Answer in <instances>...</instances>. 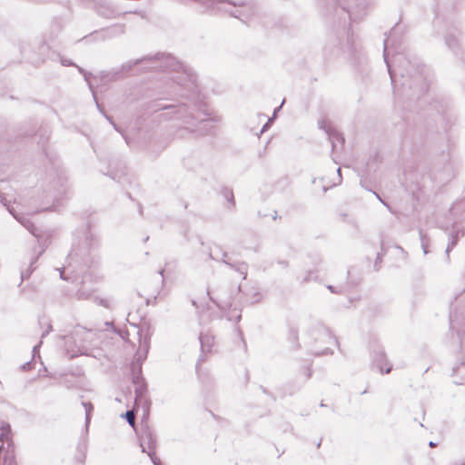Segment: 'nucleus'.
<instances>
[{"label": "nucleus", "mask_w": 465, "mask_h": 465, "mask_svg": "<svg viewBox=\"0 0 465 465\" xmlns=\"http://www.w3.org/2000/svg\"><path fill=\"white\" fill-rule=\"evenodd\" d=\"M207 294L219 308L225 309L232 303L233 297L232 292H229L223 286L208 288Z\"/></svg>", "instance_id": "nucleus-1"}, {"label": "nucleus", "mask_w": 465, "mask_h": 465, "mask_svg": "<svg viewBox=\"0 0 465 465\" xmlns=\"http://www.w3.org/2000/svg\"><path fill=\"white\" fill-rule=\"evenodd\" d=\"M80 331H74L72 334L64 336L65 354L73 359L84 353V345L80 341Z\"/></svg>", "instance_id": "nucleus-2"}, {"label": "nucleus", "mask_w": 465, "mask_h": 465, "mask_svg": "<svg viewBox=\"0 0 465 465\" xmlns=\"http://www.w3.org/2000/svg\"><path fill=\"white\" fill-rule=\"evenodd\" d=\"M450 329L458 334L465 333V302L460 307H455L450 316Z\"/></svg>", "instance_id": "nucleus-3"}, {"label": "nucleus", "mask_w": 465, "mask_h": 465, "mask_svg": "<svg viewBox=\"0 0 465 465\" xmlns=\"http://www.w3.org/2000/svg\"><path fill=\"white\" fill-rule=\"evenodd\" d=\"M140 446L143 452L154 450L156 440L148 427H143L139 434Z\"/></svg>", "instance_id": "nucleus-4"}, {"label": "nucleus", "mask_w": 465, "mask_h": 465, "mask_svg": "<svg viewBox=\"0 0 465 465\" xmlns=\"http://www.w3.org/2000/svg\"><path fill=\"white\" fill-rule=\"evenodd\" d=\"M221 259H222L223 262H224L226 265H228L229 267H231V268L234 269L236 272H238L242 275V278L243 280L246 278L248 266L245 262H232L231 257L225 252H222Z\"/></svg>", "instance_id": "nucleus-5"}, {"label": "nucleus", "mask_w": 465, "mask_h": 465, "mask_svg": "<svg viewBox=\"0 0 465 465\" xmlns=\"http://www.w3.org/2000/svg\"><path fill=\"white\" fill-rule=\"evenodd\" d=\"M10 213L14 215V217L24 226L34 236L39 238V234L37 232V228L26 218L23 216H17L13 213V212L8 209Z\"/></svg>", "instance_id": "nucleus-6"}, {"label": "nucleus", "mask_w": 465, "mask_h": 465, "mask_svg": "<svg viewBox=\"0 0 465 465\" xmlns=\"http://www.w3.org/2000/svg\"><path fill=\"white\" fill-rule=\"evenodd\" d=\"M200 341L203 351H210L214 343V338L210 334H202L200 336Z\"/></svg>", "instance_id": "nucleus-7"}, {"label": "nucleus", "mask_w": 465, "mask_h": 465, "mask_svg": "<svg viewBox=\"0 0 465 465\" xmlns=\"http://www.w3.org/2000/svg\"><path fill=\"white\" fill-rule=\"evenodd\" d=\"M4 453V447L0 446V465H16L12 453Z\"/></svg>", "instance_id": "nucleus-8"}, {"label": "nucleus", "mask_w": 465, "mask_h": 465, "mask_svg": "<svg viewBox=\"0 0 465 465\" xmlns=\"http://www.w3.org/2000/svg\"><path fill=\"white\" fill-rule=\"evenodd\" d=\"M327 133L329 134V139L331 143L332 150L335 149L336 143H340L342 144L344 143V139L341 136V134L337 133L336 131H331V129H327Z\"/></svg>", "instance_id": "nucleus-9"}, {"label": "nucleus", "mask_w": 465, "mask_h": 465, "mask_svg": "<svg viewBox=\"0 0 465 465\" xmlns=\"http://www.w3.org/2000/svg\"><path fill=\"white\" fill-rule=\"evenodd\" d=\"M146 388L143 384H140L135 388V403L144 402L147 403V400L144 398Z\"/></svg>", "instance_id": "nucleus-10"}, {"label": "nucleus", "mask_w": 465, "mask_h": 465, "mask_svg": "<svg viewBox=\"0 0 465 465\" xmlns=\"http://www.w3.org/2000/svg\"><path fill=\"white\" fill-rule=\"evenodd\" d=\"M11 429L10 425L7 423L0 424V441H8L10 439Z\"/></svg>", "instance_id": "nucleus-11"}, {"label": "nucleus", "mask_w": 465, "mask_h": 465, "mask_svg": "<svg viewBox=\"0 0 465 465\" xmlns=\"http://www.w3.org/2000/svg\"><path fill=\"white\" fill-rule=\"evenodd\" d=\"M374 361H375V363L377 364V367L379 368L381 372L389 373L391 371V366H388V368L384 371L383 361H385V355L383 352H379Z\"/></svg>", "instance_id": "nucleus-12"}, {"label": "nucleus", "mask_w": 465, "mask_h": 465, "mask_svg": "<svg viewBox=\"0 0 465 465\" xmlns=\"http://www.w3.org/2000/svg\"><path fill=\"white\" fill-rule=\"evenodd\" d=\"M387 44H388V40H385V42H384V60H385V62L387 64L391 78L393 81L397 72H399L401 74H402V73H401V70L400 68L391 69V66L389 64L388 59H387Z\"/></svg>", "instance_id": "nucleus-13"}, {"label": "nucleus", "mask_w": 465, "mask_h": 465, "mask_svg": "<svg viewBox=\"0 0 465 465\" xmlns=\"http://www.w3.org/2000/svg\"><path fill=\"white\" fill-rule=\"evenodd\" d=\"M83 406L85 411V425L86 427L89 425L91 420L92 412L94 411V406L91 402H83Z\"/></svg>", "instance_id": "nucleus-14"}, {"label": "nucleus", "mask_w": 465, "mask_h": 465, "mask_svg": "<svg viewBox=\"0 0 465 465\" xmlns=\"http://www.w3.org/2000/svg\"><path fill=\"white\" fill-rule=\"evenodd\" d=\"M125 417H126V420H127L128 423L132 427H134V424H135V415H134V412L133 411H128L125 413Z\"/></svg>", "instance_id": "nucleus-15"}, {"label": "nucleus", "mask_w": 465, "mask_h": 465, "mask_svg": "<svg viewBox=\"0 0 465 465\" xmlns=\"http://www.w3.org/2000/svg\"><path fill=\"white\" fill-rule=\"evenodd\" d=\"M33 271H34V268H33V262H32L26 271L22 272L21 280L24 281L25 279H28L29 276L31 275V273L33 272Z\"/></svg>", "instance_id": "nucleus-16"}, {"label": "nucleus", "mask_w": 465, "mask_h": 465, "mask_svg": "<svg viewBox=\"0 0 465 465\" xmlns=\"http://www.w3.org/2000/svg\"><path fill=\"white\" fill-rule=\"evenodd\" d=\"M154 465H161V460L155 456L154 450L146 452Z\"/></svg>", "instance_id": "nucleus-17"}, {"label": "nucleus", "mask_w": 465, "mask_h": 465, "mask_svg": "<svg viewBox=\"0 0 465 465\" xmlns=\"http://www.w3.org/2000/svg\"><path fill=\"white\" fill-rule=\"evenodd\" d=\"M457 239H458V235H456L455 237L452 238V240L450 241V242L448 244L447 246V249H446V252L447 254L452 250V248L456 245L457 243Z\"/></svg>", "instance_id": "nucleus-18"}, {"label": "nucleus", "mask_w": 465, "mask_h": 465, "mask_svg": "<svg viewBox=\"0 0 465 465\" xmlns=\"http://www.w3.org/2000/svg\"><path fill=\"white\" fill-rule=\"evenodd\" d=\"M420 236L421 246L423 248L424 253H427L428 252V251H427V243H426L425 237H424V235H423L421 231H420Z\"/></svg>", "instance_id": "nucleus-19"}, {"label": "nucleus", "mask_w": 465, "mask_h": 465, "mask_svg": "<svg viewBox=\"0 0 465 465\" xmlns=\"http://www.w3.org/2000/svg\"><path fill=\"white\" fill-rule=\"evenodd\" d=\"M224 196L233 203V193L232 191L225 189L223 193Z\"/></svg>", "instance_id": "nucleus-20"}, {"label": "nucleus", "mask_w": 465, "mask_h": 465, "mask_svg": "<svg viewBox=\"0 0 465 465\" xmlns=\"http://www.w3.org/2000/svg\"><path fill=\"white\" fill-rule=\"evenodd\" d=\"M218 1L219 2H226V3L231 4V5H234V6H236V5L243 6L244 5V4L242 2H231L229 0H218Z\"/></svg>", "instance_id": "nucleus-21"}, {"label": "nucleus", "mask_w": 465, "mask_h": 465, "mask_svg": "<svg viewBox=\"0 0 465 465\" xmlns=\"http://www.w3.org/2000/svg\"><path fill=\"white\" fill-rule=\"evenodd\" d=\"M78 295H79V298H82V299L89 298V294H85L84 292H79Z\"/></svg>", "instance_id": "nucleus-22"}, {"label": "nucleus", "mask_w": 465, "mask_h": 465, "mask_svg": "<svg viewBox=\"0 0 465 465\" xmlns=\"http://www.w3.org/2000/svg\"><path fill=\"white\" fill-rule=\"evenodd\" d=\"M62 64L63 65H73V63L69 62L68 60L63 59L62 60Z\"/></svg>", "instance_id": "nucleus-23"}, {"label": "nucleus", "mask_w": 465, "mask_h": 465, "mask_svg": "<svg viewBox=\"0 0 465 465\" xmlns=\"http://www.w3.org/2000/svg\"><path fill=\"white\" fill-rule=\"evenodd\" d=\"M52 330L51 324H48L47 330L42 334V337H45L50 331Z\"/></svg>", "instance_id": "nucleus-24"}, {"label": "nucleus", "mask_w": 465, "mask_h": 465, "mask_svg": "<svg viewBox=\"0 0 465 465\" xmlns=\"http://www.w3.org/2000/svg\"><path fill=\"white\" fill-rule=\"evenodd\" d=\"M401 60H403V57L401 55H397L395 57V62H397V63L401 62Z\"/></svg>", "instance_id": "nucleus-25"}, {"label": "nucleus", "mask_w": 465, "mask_h": 465, "mask_svg": "<svg viewBox=\"0 0 465 465\" xmlns=\"http://www.w3.org/2000/svg\"><path fill=\"white\" fill-rule=\"evenodd\" d=\"M429 446H430V448L436 447V443H435V442H433V441H430Z\"/></svg>", "instance_id": "nucleus-26"}, {"label": "nucleus", "mask_w": 465, "mask_h": 465, "mask_svg": "<svg viewBox=\"0 0 465 465\" xmlns=\"http://www.w3.org/2000/svg\"><path fill=\"white\" fill-rule=\"evenodd\" d=\"M185 73L187 74V75H188V77L190 78V80H191L192 82H193V75H191L189 73H187V71H186V70H185Z\"/></svg>", "instance_id": "nucleus-27"}, {"label": "nucleus", "mask_w": 465, "mask_h": 465, "mask_svg": "<svg viewBox=\"0 0 465 465\" xmlns=\"http://www.w3.org/2000/svg\"><path fill=\"white\" fill-rule=\"evenodd\" d=\"M283 103H284V101H283L282 104H283ZM282 104H281V105H280V107H278V108L274 109V114H276V113L280 110V108L282 107Z\"/></svg>", "instance_id": "nucleus-28"}, {"label": "nucleus", "mask_w": 465, "mask_h": 465, "mask_svg": "<svg viewBox=\"0 0 465 465\" xmlns=\"http://www.w3.org/2000/svg\"><path fill=\"white\" fill-rule=\"evenodd\" d=\"M328 289L331 292H334V289L331 285H329L328 286Z\"/></svg>", "instance_id": "nucleus-29"}, {"label": "nucleus", "mask_w": 465, "mask_h": 465, "mask_svg": "<svg viewBox=\"0 0 465 465\" xmlns=\"http://www.w3.org/2000/svg\"><path fill=\"white\" fill-rule=\"evenodd\" d=\"M210 256H211L213 259H214V260H217V259H218V256L214 257V256H213V252H211V253H210Z\"/></svg>", "instance_id": "nucleus-30"}, {"label": "nucleus", "mask_w": 465, "mask_h": 465, "mask_svg": "<svg viewBox=\"0 0 465 465\" xmlns=\"http://www.w3.org/2000/svg\"><path fill=\"white\" fill-rule=\"evenodd\" d=\"M88 84H89L90 89H91V90H93V84H92V83H91V82H88ZM92 92L94 93V91H92Z\"/></svg>", "instance_id": "nucleus-31"}, {"label": "nucleus", "mask_w": 465, "mask_h": 465, "mask_svg": "<svg viewBox=\"0 0 465 465\" xmlns=\"http://www.w3.org/2000/svg\"><path fill=\"white\" fill-rule=\"evenodd\" d=\"M324 122H322L320 123V128H325V126L323 125Z\"/></svg>", "instance_id": "nucleus-32"}, {"label": "nucleus", "mask_w": 465, "mask_h": 465, "mask_svg": "<svg viewBox=\"0 0 465 465\" xmlns=\"http://www.w3.org/2000/svg\"><path fill=\"white\" fill-rule=\"evenodd\" d=\"M39 345H35L33 349V351L35 352Z\"/></svg>", "instance_id": "nucleus-33"}, {"label": "nucleus", "mask_w": 465, "mask_h": 465, "mask_svg": "<svg viewBox=\"0 0 465 465\" xmlns=\"http://www.w3.org/2000/svg\"><path fill=\"white\" fill-rule=\"evenodd\" d=\"M4 200H5V198H4V197L2 196V194L0 193V201H1L2 203H4Z\"/></svg>", "instance_id": "nucleus-34"}, {"label": "nucleus", "mask_w": 465, "mask_h": 465, "mask_svg": "<svg viewBox=\"0 0 465 465\" xmlns=\"http://www.w3.org/2000/svg\"><path fill=\"white\" fill-rule=\"evenodd\" d=\"M159 273L163 276V269L160 270Z\"/></svg>", "instance_id": "nucleus-35"}, {"label": "nucleus", "mask_w": 465, "mask_h": 465, "mask_svg": "<svg viewBox=\"0 0 465 465\" xmlns=\"http://www.w3.org/2000/svg\"><path fill=\"white\" fill-rule=\"evenodd\" d=\"M376 196L379 198L380 202L383 203L382 199H381V197L378 194H376Z\"/></svg>", "instance_id": "nucleus-36"}, {"label": "nucleus", "mask_w": 465, "mask_h": 465, "mask_svg": "<svg viewBox=\"0 0 465 465\" xmlns=\"http://www.w3.org/2000/svg\"><path fill=\"white\" fill-rule=\"evenodd\" d=\"M337 173H338L339 174H341V168H338V169H337Z\"/></svg>", "instance_id": "nucleus-37"}, {"label": "nucleus", "mask_w": 465, "mask_h": 465, "mask_svg": "<svg viewBox=\"0 0 465 465\" xmlns=\"http://www.w3.org/2000/svg\"><path fill=\"white\" fill-rule=\"evenodd\" d=\"M101 303H102L103 305L106 306V304H105V303H104V300H101Z\"/></svg>", "instance_id": "nucleus-38"}, {"label": "nucleus", "mask_w": 465, "mask_h": 465, "mask_svg": "<svg viewBox=\"0 0 465 465\" xmlns=\"http://www.w3.org/2000/svg\"><path fill=\"white\" fill-rule=\"evenodd\" d=\"M26 365H29V363H26V364L23 365V368L25 369Z\"/></svg>", "instance_id": "nucleus-39"}]
</instances>
